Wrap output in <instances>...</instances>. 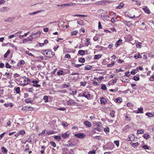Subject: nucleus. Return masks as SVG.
I'll use <instances>...</instances> for the list:
<instances>
[{
    "label": "nucleus",
    "instance_id": "obj_1",
    "mask_svg": "<svg viewBox=\"0 0 154 154\" xmlns=\"http://www.w3.org/2000/svg\"><path fill=\"white\" fill-rule=\"evenodd\" d=\"M51 50L49 49L42 50V53L45 56L48 57H53V55L51 54Z\"/></svg>",
    "mask_w": 154,
    "mask_h": 154
},
{
    "label": "nucleus",
    "instance_id": "obj_2",
    "mask_svg": "<svg viewBox=\"0 0 154 154\" xmlns=\"http://www.w3.org/2000/svg\"><path fill=\"white\" fill-rule=\"evenodd\" d=\"M41 32L40 31H38L36 33L32 32L30 36L32 37V39L38 37L41 34Z\"/></svg>",
    "mask_w": 154,
    "mask_h": 154
},
{
    "label": "nucleus",
    "instance_id": "obj_3",
    "mask_svg": "<svg viewBox=\"0 0 154 154\" xmlns=\"http://www.w3.org/2000/svg\"><path fill=\"white\" fill-rule=\"evenodd\" d=\"M76 4L75 3H70V4H63L62 5H57V6L58 7H61V8H63V7L65 6H75Z\"/></svg>",
    "mask_w": 154,
    "mask_h": 154
},
{
    "label": "nucleus",
    "instance_id": "obj_4",
    "mask_svg": "<svg viewBox=\"0 0 154 154\" xmlns=\"http://www.w3.org/2000/svg\"><path fill=\"white\" fill-rule=\"evenodd\" d=\"M10 9L8 7H2L0 9V12H5L8 11Z\"/></svg>",
    "mask_w": 154,
    "mask_h": 154
},
{
    "label": "nucleus",
    "instance_id": "obj_5",
    "mask_svg": "<svg viewBox=\"0 0 154 154\" xmlns=\"http://www.w3.org/2000/svg\"><path fill=\"white\" fill-rule=\"evenodd\" d=\"M85 136V135L82 133H79L75 134V137L80 138H84Z\"/></svg>",
    "mask_w": 154,
    "mask_h": 154
},
{
    "label": "nucleus",
    "instance_id": "obj_6",
    "mask_svg": "<svg viewBox=\"0 0 154 154\" xmlns=\"http://www.w3.org/2000/svg\"><path fill=\"white\" fill-rule=\"evenodd\" d=\"M143 10L146 13L149 14L150 13V11L149 8L147 6L143 8Z\"/></svg>",
    "mask_w": 154,
    "mask_h": 154
},
{
    "label": "nucleus",
    "instance_id": "obj_7",
    "mask_svg": "<svg viewBox=\"0 0 154 154\" xmlns=\"http://www.w3.org/2000/svg\"><path fill=\"white\" fill-rule=\"evenodd\" d=\"M82 96L88 98L90 97V94L88 92H85L83 93Z\"/></svg>",
    "mask_w": 154,
    "mask_h": 154
},
{
    "label": "nucleus",
    "instance_id": "obj_8",
    "mask_svg": "<svg viewBox=\"0 0 154 154\" xmlns=\"http://www.w3.org/2000/svg\"><path fill=\"white\" fill-rule=\"evenodd\" d=\"M32 37H28L26 38H24L23 40V43H25L26 42H27L28 41H32Z\"/></svg>",
    "mask_w": 154,
    "mask_h": 154
},
{
    "label": "nucleus",
    "instance_id": "obj_9",
    "mask_svg": "<svg viewBox=\"0 0 154 154\" xmlns=\"http://www.w3.org/2000/svg\"><path fill=\"white\" fill-rule=\"evenodd\" d=\"M124 5V4L122 2H121L119 6L116 7V9H121L122 8Z\"/></svg>",
    "mask_w": 154,
    "mask_h": 154
},
{
    "label": "nucleus",
    "instance_id": "obj_10",
    "mask_svg": "<svg viewBox=\"0 0 154 154\" xmlns=\"http://www.w3.org/2000/svg\"><path fill=\"white\" fill-rule=\"evenodd\" d=\"M146 115L149 117H154V112H147L146 113Z\"/></svg>",
    "mask_w": 154,
    "mask_h": 154
},
{
    "label": "nucleus",
    "instance_id": "obj_11",
    "mask_svg": "<svg viewBox=\"0 0 154 154\" xmlns=\"http://www.w3.org/2000/svg\"><path fill=\"white\" fill-rule=\"evenodd\" d=\"M130 144L132 147L135 148L136 147H137L138 146V145H139V143H138V142H131L130 143Z\"/></svg>",
    "mask_w": 154,
    "mask_h": 154
},
{
    "label": "nucleus",
    "instance_id": "obj_12",
    "mask_svg": "<svg viewBox=\"0 0 154 154\" xmlns=\"http://www.w3.org/2000/svg\"><path fill=\"white\" fill-rule=\"evenodd\" d=\"M143 113V109L142 107L138 108V111L136 112L137 113Z\"/></svg>",
    "mask_w": 154,
    "mask_h": 154
},
{
    "label": "nucleus",
    "instance_id": "obj_13",
    "mask_svg": "<svg viewBox=\"0 0 154 154\" xmlns=\"http://www.w3.org/2000/svg\"><path fill=\"white\" fill-rule=\"evenodd\" d=\"M24 61L23 60H21L17 63V65L18 66L20 67L24 64Z\"/></svg>",
    "mask_w": 154,
    "mask_h": 154
},
{
    "label": "nucleus",
    "instance_id": "obj_14",
    "mask_svg": "<svg viewBox=\"0 0 154 154\" xmlns=\"http://www.w3.org/2000/svg\"><path fill=\"white\" fill-rule=\"evenodd\" d=\"M100 100L101 103L102 104H105L106 102V99L103 97H102L101 98Z\"/></svg>",
    "mask_w": 154,
    "mask_h": 154
},
{
    "label": "nucleus",
    "instance_id": "obj_15",
    "mask_svg": "<svg viewBox=\"0 0 154 154\" xmlns=\"http://www.w3.org/2000/svg\"><path fill=\"white\" fill-rule=\"evenodd\" d=\"M75 103L73 100L72 99H70L69 101H67V104L69 105H71L72 104Z\"/></svg>",
    "mask_w": 154,
    "mask_h": 154
},
{
    "label": "nucleus",
    "instance_id": "obj_16",
    "mask_svg": "<svg viewBox=\"0 0 154 154\" xmlns=\"http://www.w3.org/2000/svg\"><path fill=\"white\" fill-rule=\"evenodd\" d=\"M85 125L88 127H90L91 126V124L90 122L88 121H86L84 122Z\"/></svg>",
    "mask_w": 154,
    "mask_h": 154
},
{
    "label": "nucleus",
    "instance_id": "obj_17",
    "mask_svg": "<svg viewBox=\"0 0 154 154\" xmlns=\"http://www.w3.org/2000/svg\"><path fill=\"white\" fill-rule=\"evenodd\" d=\"M54 137L55 139L57 141H60L61 139L60 136L55 135Z\"/></svg>",
    "mask_w": 154,
    "mask_h": 154
},
{
    "label": "nucleus",
    "instance_id": "obj_18",
    "mask_svg": "<svg viewBox=\"0 0 154 154\" xmlns=\"http://www.w3.org/2000/svg\"><path fill=\"white\" fill-rule=\"evenodd\" d=\"M1 150L2 152L4 154H6L8 150L4 147L1 148Z\"/></svg>",
    "mask_w": 154,
    "mask_h": 154
},
{
    "label": "nucleus",
    "instance_id": "obj_19",
    "mask_svg": "<svg viewBox=\"0 0 154 154\" xmlns=\"http://www.w3.org/2000/svg\"><path fill=\"white\" fill-rule=\"evenodd\" d=\"M135 139V136L134 135H129L128 136V141H131L132 140V139Z\"/></svg>",
    "mask_w": 154,
    "mask_h": 154
},
{
    "label": "nucleus",
    "instance_id": "obj_20",
    "mask_svg": "<svg viewBox=\"0 0 154 154\" xmlns=\"http://www.w3.org/2000/svg\"><path fill=\"white\" fill-rule=\"evenodd\" d=\"M138 71V70L137 69H133L131 72V73L132 75H134Z\"/></svg>",
    "mask_w": 154,
    "mask_h": 154
},
{
    "label": "nucleus",
    "instance_id": "obj_21",
    "mask_svg": "<svg viewBox=\"0 0 154 154\" xmlns=\"http://www.w3.org/2000/svg\"><path fill=\"white\" fill-rule=\"evenodd\" d=\"M25 102L27 103H31L32 102V100L30 98H28L26 99Z\"/></svg>",
    "mask_w": 154,
    "mask_h": 154
},
{
    "label": "nucleus",
    "instance_id": "obj_22",
    "mask_svg": "<svg viewBox=\"0 0 154 154\" xmlns=\"http://www.w3.org/2000/svg\"><path fill=\"white\" fill-rule=\"evenodd\" d=\"M69 83H67V84H63L62 85L61 87L62 88H68L69 87Z\"/></svg>",
    "mask_w": 154,
    "mask_h": 154
},
{
    "label": "nucleus",
    "instance_id": "obj_23",
    "mask_svg": "<svg viewBox=\"0 0 154 154\" xmlns=\"http://www.w3.org/2000/svg\"><path fill=\"white\" fill-rule=\"evenodd\" d=\"M14 20V17H9L7 18L6 20H5L6 21H9L11 22L12 21Z\"/></svg>",
    "mask_w": 154,
    "mask_h": 154
},
{
    "label": "nucleus",
    "instance_id": "obj_24",
    "mask_svg": "<svg viewBox=\"0 0 154 154\" xmlns=\"http://www.w3.org/2000/svg\"><path fill=\"white\" fill-rule=\"evenodd\" d=\"M142 44L139 42H138L136 43V46L137 48H141L142 47Z\"/></svg>",
    "mask_w": 154,
    "mask_h": 154
},
{
    "label": "nucleus",
    "instance_id": "obj_25",
    "mask_svg": "<svg viewBox=\"0 0 154 154\" xmlns=\"http://www.w3.org/2000/svg\"><path fill=\"white\" fill-rule=\"evenodd\" d=\"M62 136L64 139H66L69 136V135L67 133H64L62 134Z\"/></svg>",
    "mask_w": 154,
    "mask_h": 154
},
{
    "label": "nucleus",
    "instance_id": "obj_26",
    "mask_svg": "<svg viewBox=\"0 0 154 154\" xmlns=\"http://www.w3.org/2000/svg\"><path fill=\"white\" fill-rule=\"evenodd\" d=\"M85 54V51L83 50H80L78 51V54H79L81 55H84Z\"/></svg>",
    "mask_w": 154,
    "mask_h": 154
},
{
    "label": "nucleus",
    "instance_id": "obj_27",
    "mask_svg": "<svg viewBox=\"0 0 154 154\" xmlns=\"http://www.w3.org/2000/svg\"><path fill=\"white\" fill-rule=\"evenodd\" d=\"M94 137L98 140L103 141V139L100 136H96Z\"/></svg>",
    "mask_w": 154,
    "mask_h": 154
},
{
    "label": "nucleus",
    "instance_id": "obj_28",
    "mask_svg": "<svg viewBox=\"0 0 154 154\" xmlns=\"http://www.w3.org/2000/svg\"><path fill=\"white\" fill-rule=\"evenodd\" d=\"M86 41L85 43V44L86 46H88L89 45V43H90V39L89 38H87L86 39Z\"/></svg>",
    "mask_w": 154,
    "mask_h": 154
},
{
    "label": "nucleus",
    "instance_id": "obj_29",
    "mask_svg": "<svg viewBox=\"0 0 154 154\" xmlns=\"http://www.w3.org/2000/svg\"><path fill=\"white\" fill-rule=\"evenodd\" d=\"M43 99L45 103L48 102V97L47 96H44L43 97Z\"/></svg>",
    "mask_w": 154,
    "mask_h": 154
},
{
    "label": "nucleus",
    "instance_id": "obj_30",
    "mask_svg": "<svg viewBox=\"0 0 154 154\" xmlns=\"http://www.w3.org/2000/svg\"><path fill=\"white\" fill-rule=\"evenodd\" d=\"M79 62L84 63L85 62V60L84 58H79Z\"/></svg>",
    "mask_w": 154,
    "mask_h": 154
},
{
    "label": "nucleus",
    "instance_id": "obj_31",
    "mask_svg": "<svg viewBox=\"0 0 154 154\" xmlns=\"http://www.w3.org/2000/svg\"><path fill=\"white\" fill-rule=\"evenodd\" d=\"M115 64V62L113 61L111 63L108 64L107 65L108 67H110L113 66Z\"/></svg>",
    "mask_w": 154,
    "mask_h": 154
},
{
    "label": "nucleus",
    "instance_id": "obj_32",
    "mask_svg": "<svg viewBox=\"0 0 154 154\" xmlns=\"http://www.w3.org/2000/svg\"><path fill=\"white\" fill-rule=\"evenodd\" d=\"M141 57V55L139 54H136L134 56V58L135 59H137V58H140Z\"/></svg>",
    "mask_w": 154,
    "mask_h": 154
},
{
    "label": "nucleus",
    "instance_id": "obj_33",
    "mask_svg": "<svg viewBox=\"0 0 154 154\" xmlns=\"http://www.w3.org/2000/svg\"><path fill=\"white\" fill-rule=\"evenodd\" d=\"M115 112L114 110H112L110 112V114L111 116L112 117H114L115 116Z\"/></svg>",
    "mask_w": 154,
    "mask_h": 154
},
{
    "label": "nucleus",
    "instance_id": "obj_34",
    "mask_svg": "<svg viewBox=\"0 0 154 154\" xmlns=\"http://www.w3.org/2000/svg\"><path fill=\"white\" fill-rule=\"evenodd\" d=\"M10 51L9 50H8L7 52L4 55V57L5 58H6L8 56V54L10 53Z\"/></svg>",
    "mask_w": 154,
    "mask_h": 154
},
{
    "label": "nucleus",
    "instance_id": "obj_35",
    "mask_svg": "<svg viewBox=\"0 0 154 154\" xmlns=\"http://www.w3.org/2000/svg\"><path fill=\"white\" fill-rule=\"evenodd\" d=\"M137 132L139 134H143L144 133V130L143 129L138 130Z\"/></svg>",
    "mask_w": 154,
    "mask_h": 154
},
{
    "label": "nucleus",
    "instance_id": "obj_36",
    "mask_svg": "<svg viewBox=\"0 0 154 154\" xmlns=\"http://www.w3.org/2000/svg\"><path fill=\"white\" fill-rule=\"evenodd\" d=\"M16 92L17 94H19L20 93V88L19 87L16 88L14 89Z\"/></svg>",
    "mask_w": 154,
    "mask_h": 154
},
{
    "label": "nucleus",
    "instance_id": "obj_37",
    "mask_svg": "<svg viewBox=\"0 0 154 154\" xmlns=\"http://www.w3.org/2000/svg\"><path fill=\"white\" fill-rule=\"evenodd\" d=\"M101 55H95L94 57V59H98L101 57Z\"/></svg>",
    "mask_w": 154,
    "mask_h": 154
},
{
    "label": "nucleus",
    "instance_id": "obj_38",
    "mask_svg": "<svg viewBox=\"0 0 154 154\" xmlns=\"http://www.w3.org/2000/svg\"><path fill=\"white\" fill-rule=\"evenodd\" d=\"M9 46L13 48H14L16 50H17V48L15 46L14 44H11V43H9Z\"/></svg>",
    "mask_w": 154,
    "mask_h": 154
},
{
    "label": "nucleus",
    "instance_id": "obj_39",
    "mask_svg": "<svg viewBox=\"0 0 154 154\" xmlns=\"http://www.w3.org/2000/svg\"><path fill=\"white\" fill-rule=\"evenodd\" d=\"M122 39L119 40L116 42V44L117 46L120 45L122 43Z\"/></svg>",
    "mask_w": 154,
    "mask_h": 154
},
{
    "label": "nucleus",
    "instance_id": "obj_40",
    "mask_svg": "<svg viewBox=\"0 0 154 154\" xmlns=\"http://www.w3.org/2000/svg\"><path fill=\"white\" fill-rule=\"evenodd\" d=\"M143 137L146 139H148L149 137V136L147 134H145L143 135Z\"/></svg>",
    "mask_w": 154,
    "mask_h": 154
},
{
    "label": "nucleus",
    "instance_id": "obj_41",
    "mask_svg": "<svg viewBox=\"0 0 154 154\" xmlns=\"http://www.w3.org/2000/svg\"><path fill=\"white\" fill-rule=\"evenodd\" d=\"M73 66L75 67H79L81 66L82 65H83V64H76L75 63H72Z\"/></svg>",
    "mask_w": 154,
    "mask_h": 154
},
{
    "label": "nucleus",
    "instance_id": "obj_42",
    "mask_svg": "<svg viewBox=\"0 0 154 154\" xmlns=\"http://www.w3.org/2000/svg\"><path fill=\"white\" fill-rule=\"evenodd\" d=\"M63 72L62 70H59L57 71V73L58 75H62L63 74Z\"/></svg>",
    "mask_w": 154,
    "mask_h": 154
},
{
    "label": "nucleus",
    "instance_id": "obj_43",
    "mask_svg": "<svg viewBox=\"0 0 154 154\" xmlns=\"http://www.w3.org/2000/svg\"><path fill=\"white\" fill-rule=\"evenodd\" d=\"M50 143L53 147H55L56 146V143L54 142L51 141L50 142Z\"/></svg>",
    "mask_w": 154,
    "mask_h": 154
},
{
    "label": "nucleus",
    "instance_id": "obj_44",
    "mask_svg": "<svg viewBox=\"0 0 154 154\" xmlns=\"http://www.w3.org/2000/svg\"><path fill=\"white\" fill-rule=\"evenodd\" d=\"M101 89L103 90H105L106 89V85L103 84V85L101 87Z\"/></svg>",
    "mask_w": 154,
    "mask_h": 154
},
{
    "label": "nucleus",
    "instance_id": "obj_45",
    "mask_svg": "<svg viewBox=\"0 0 154 154\" xmlns=\"http://www.w3.org/2000/svg\"><path fill=\"white\" fill-rule=\"evenodd\" d=\"M73 16H74V17L77 16V17H87V16L86 15H81V14H76V15H74Z\"/></svg>",
    "mask_w": 154,
    "mask_h": 154
},
{
    "label": "nucleus",
    "instance_id": "obj_46",
    "mask_svg": "<svg viewBox=\"0 0 154 154\" xmlns=\"http://www.w3.org/2000/svg\"><path fill=\"white\" fill-rule=\"evenodd\" d=\"M86 83L87 82L86 81H84V82H80V84L81 85H82L83 86H85L86 85Z\"/></svg>",
    "mask_w": 154,
    "mask_h": 154
},
{
    "label": "nucleus",
    "instance_id": "obj_47",
    "mask_svg": "<svg viewBox=\"0 0 154 154\" xmlns=\"http://www.w3.org/2000/svg\"><path fill=\"white\" fill-rule=\"evenodd\" d=\"M122 100L121 98L119 97L116 99V101L118 103H120L122 102Z\"/></svg>",
    "mask_w": 154,
    "mask_h": 154
},
{
    "label": "nucleus",
    "instance_id": "obj_48",
    "mask_svg": "<svg viewBox=\"0 0 154 154\" xmlns=\"http://www.w3.org/2000/svg\"><path fill=\"white\" fill-rule=\"evenodd\" d=\"M62 124L63 126L66 127H67L68 125L67 123L65 121H63L62 122Z\"/></svg>",
    "mask_w": 154,
    "mask_h": 154
},
{
    "label": "nucleus",
    "instance_id": "obj_49",
    "mask_svg": "<svg viewBox=\"0 0 154 154\" xmlns=\"http://www.w3.org/2000/svg\"><path fill=\"white\" fill-rule=\"evenodd\" d=\"M142 147L144 149H149V147L146 145L142 146Z\"/></svg>",
    "mask_w": 154,
    "mask_h": 154
},
{
    "label": "nucleus",
    "instance_id": "obj_50",
    "mask_svg": "<svg viewBox=\"0 0 154 154\" xmlns=\"http://www.w3.org/2000/svg\"><path fill=\"white\" fill-rule=\"evenodd\" d=\"M78 33V31L75 30L71 32V35H75Z\"/></svg>",
    "mask_w": 154,
    "mask_h": 154
},
{
    "label": "nucleus",
    "instance_id": "obj_51",
    "mask_svg": "<svg viewBox=\"0 0 154 154\" xmlns=\"http://www.w3.org/2000/svg\"><path fill=\"white\" fill-rule=\"evenodd\" d=\"M20 134L23 135L25 134V132L24 130H22L20 131L19 132Z\"/></svg>",
    "mask_w": 154,
    "mask_h": 154
},
{
    "label": "nucleus",
    "instance_id": "obj_52",
    "mask_svg": "<svg viewBox=\"0 0 154 154\" xmlns=\"http://www.w3.org/2000/svg\"><path fill=\"white\" fill-rule=\"evenodd\" d=\"M133 79L135 81H138L139 80L140 78L139 76H135L133 78Z\"/></svg>",
    "mask_w": 154,
    "mask_h": 154
},
{
    "label": "nucleus",
    "instance_id": "obj_53",
    "mask_svg": "<svg viewBox=\"0 0 154 154\" xmlns=\"http://www.w3.org/2000/svg\"><path fill=\"white\" fill-rule=\"evenodd\" d=\"M149 80L151 81H154V75H153L150 77Z\"/></svg>",
    "mask_w": 154,
    "mask_h": 154
},
{
    "label": "nucleus",
    "instance_id": "obj_54",
    "mask_svg": "<svg viewBox=\"0 0 154 154\" xmlns=\"http://www.w3.org/2000/svg\"><path fill=\"white\" fill-rule=\"evenodd\" d=\"M54 134V131H48L47 133V134L48 135H49L50 134Z\"/></svg>",
    "mask_w": 154,
    "mask_h": 154
},
{
    "label": "nucleus",
    "instance_id": "obj_55",
    "mask_svg": "<svg viewBox=\"0 0 154 154\" xmlns=\"http://www.w3.org/2000/svg\"><path fill=\"white\" fill-rule=\"evenodd\" d=\"M91 67L90 66H86L85 67V69L88 70H90L91 69Z\"/></svg>",
    "mask_w": 154,
    "mask_h": 154
},
{
    "label": "nucleus",
    "instance_id": "obj_56",
    "mask_svg": "<svg viewBox=\"0 0 154 154\" xmlns=\"http://www.w3.org/2000/svg\"><path fill=\"white\" fill-rule=\"evenodd\" d=\"M64 57L66 58L70 59L71 58V57L69 54H67L65 55Z\"/></svg>",
    "mask_w": 154,
    "mask_h": 154
},
{
    "label": "nucleus",
    "instance_id": "obj_57",
    "mask_svg": "<svg viewBox=\"0 0 154 154\" xmlns=\"http://www.w3.org/2000/svg\"><path fill=\"white\" fill-rule=\"evenodd\" d=\"M32 86L34 87H36V88H39L41 86V85L39 84H33L32 85Z\"/></svg>",
    "mask_w": 154,
    "mask_h": 154
},
{
    "label": "nucleus",
    "instance_id": "obj_58",
    "mask_svg": "<svg viewBox=\"0 0 154 154\" xmlns=\"http://www.w3.org/2000/svg\"><path fill=\"white\" fill-rule=\"evenodd\" d=\"M42 12V10L37 11H36L33 12V14L34 15L35 14H38V13H39Z\"/></svg>",
    "mask_w": 154,
    "mask_h": 154
},
{
    "label": "nucleus",
    "instance_id": "obj_59",
    "mask_svg": "<svg viewBox=\"0 0 154 154\" xmlns=\"http://www.w3.org/2000/svg\"><path fill=\"white\" fill-rule=\"evenodd\" d=\"M95 151L93 150L92 151H89L88 152L89 154H95Z\"/></svg>",
    "mask_w": 154,
    "mask_h": 154
},
{
    "label": "nucleus",
    "instance_id": "obj_60",
    "mask_svg": "<svg viewBox=\"0 0 154 154\" xmlns=\"http://www.w3.org/2000/svg\"><path fill=\"white\" fill-rule=\"evenodd\" d=\"M26 54H27L29 56H31V57H34V55L33 54H32L31 53H29V51H26Z\"/></svg>",
    "mask_w": 154,
    "mask_h": 154
},
{
    "label": "nucleus",
    "instance_id": "obj_61",
    "mask_svg": "<svg viewBox=\"0 0 154 154\" xmlns=\"http://www.w3.org/2000/svg\"><path fill=\"white\" fill-rule=\"evenodd\" d=\"M43 31L45 32H47L48 31V28L47 27H46L44 28Z\"/></svg>",
    "mask_w": 154,
    "mask_h": 154
},
{
    "label": "nucleus",
    "instance_id": "obj_62",
    "mask_svg": "<svg viewBox=\"0 0 154 154\" xmlns=\"http://www.w3.org/2000/svg\"><path fill=\"white\" fill-rule=\"evenodd\" d=\"M136 4L137 5H140L141 4V2H138L137 1H136Z\"/></svg>",
    "mask_w": 154,
    "mask_h": 154
},
{
    "label": "nucleus",
    "instance_id": "obj_63",
    "mask_svg": "<svg viewBox=\"0 0 154 154\" xmlns=\"http://www.w3.org/2000/svg\"><path fill=\"white\" fill-rule=\"evenodd\" d=\"M114 143L118 147L119 146V142L118 141H114Z\"/></svg>",
    "mask_w": 154,
    "mask_h": 154
},
{
    "label": "nucleus",
    "instance_id": "obj_64",
    "mask_svg": "<svg viewBox=\"0 0 154 154\" xmlns=\"http://www.w3.org/2000/svg\"><path fill=\"white\" fill-rule=\"evenodd\" d=\"M24 82H27V83H28V84L29 83L30 81V80L29 79H25L24 80Z\"/></svg>",
    "mask_w": 154,
    "mask_h": 154
}]
</instances>
